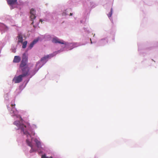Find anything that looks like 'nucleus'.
<instances>
[{"instance_id":"obj_23","label":"nucleus","mask_w":158,"mask_h":158,"mask_svg":"<svg viewBox=\"0 0 158 158\" xmlns=\"http://www.w3.org/2000/svg\"><path fill=\"white\" fill-rule=\"evenodd\" d=\"M90 40H91V43H92V41H91V39H90Z\"/></svg>"},{"instance_id":"obj_5","label":"nucleus","mask_w":158,"mask_h":158,"mask_svg":"<svg viewBox=\"0 0 158 158\" xmlns=\"http://www.w3.org/2000/svg\"><path fill=\"white\" fill-rule=\"evenodd\" d=\"M52 41L53 43L57 44L59 43L61 44H64L65 43L63 40H61L56 37H54L52 39Z\"/></svg>"},{"instance_id":"obj_15","label":"nucleus","mask_w":158,"mask_h":158,"mask_svg":"<svg viewBox=\"0 0 158 158\" xmlns=\"http://www.w3.org/2000/svg\"><path fill=\"white\" fill-rule=\"evenodd\" d=\"M112 9H111L110 11L109 12V14L108 15V16L109 17H111L112 14Z\"/></svg>"},{"instance_id":"obj_17","label":"nucleus","mask_w":158,"mask_h":158,"mask_svg":"<svg viewBox=\"0 0 158 158\" xmlns=\"http://www.w3.org/2000/svg\"><path fill=\"white\" fill-rule=\"evenodd\" d=\"M38 40H35L32 42L34 44H35L38 42Z\"/></svg>"},{"instance_id":"obj_18","label":"nucleus","mask_w":158,"mask_h":158,"mask_svg":"<svg viewBox=\"0 0 158 158\" xmlns=\"http://www.w3.org/2000/svg\"><path fill=\"white\" fill-rule=\"evenodd\" d=\"M41 158H48L45 155H42V156Z\"/></svg>"},{"instance_id":"obj_27","label":"nucleus","mask_w":158,"mask_h":158,"mask_svg":"<svg viewBox=\"0 0 158 158\" xmlns=\"http://www.w3.org/2000/svg\"><path fill=\"white\" fill-rule=\"evenodd\" d=\"M51 158H52V157H51Z\"/></svg>"},{"instance_id":"obj_21","label":"nucleus","mask_w":158,"mask_h":158,"mask_svg":"<svg viewBox=\"0 0 158 158\" xmlns=\"http://www.w3.org/2000/svg\"><path fill=\"white\" fill-rule=\"evenodd\" d=\"M15 104H12L11 105V106L12 107H13L14 106H15Z\"/></svg>"},{"instance_id":"obj_7","label":"nucleus","mask_w":158,"mask_h":158,"mask_svg":"<svg viewBox=\"0 0 158 158\" xmlns=\"http://www.w3.org/2000/svg\"><path fill=\"white\" fill-rule=\"evenodd\" d=\"M26 142L28 144V145L30 147H31V149L30 151V152H35L36 151V150H34L32 148V145L31 142L29 141L28 139L26 140Z\"/></svg>"},{"instance_id":"obj_6","label":"nucleus","mask_w":158,"mask_h":158,"mask_svg":"<svg viewBox=\"0 0 158 158\" xmlns=\"http://www.w3.org/2000/svg\"><path fill=\"white\" fill-rule=\"evenodd\" d=\"M53 56L52 54L48 55L42 57L40 61L41 62L46 61L48 58H50Z\"/></svg>"},{"instance_id":"obj_13","label":"nucleus","mask_w":158,"mask_h":158,"mask_svg":"<svg viewBox=\"0 0 158 158\" xmlns=\"http://www.w3.org/2000/svg\"><path fill=\"white\" fill-rule=\"evenodd\" d=\"M23 45H22V48H25L26 47L27 45V41H25L24 42H22V43Z\"/></svg>"},{"instance_id":"obj_26","label":"nucleus","mask_w":158,"mask_h":158,"mask_svg":"<svg viewBox=\"0 0 158 158\" xmlns=\"http://www.w3.org/2000/svg\"><path fill=\"white\" fill-rule=\"evenodd\" d=\"M22 118H21V120L22 121Z\"/></svg>"},{"instance_id":"obj_1","label":"nucleus","mask_w":158,"mask_h":158,"mask_svg":"<svg viewBox=\"0 0 158 158\" xmlns=\"http://www.w3.org/2000/svg\"><path fill=\"white\" fill-rule=\"evenodd\" d=\"M14 124L17 126H19V128L23 132L24 134L27 135V136H30L27 130V128L28 127V126L27 127L26 125L20 123V122L17 121L14 122Z\"/></svg>"},{"instance_id":"obj_12","label":"nucleus","mask_w":158,"mask_h":158,"mask_svg":"<svg viewBox=\"0 0 158 158\" xmlns=\"http://www.w3.org/2000/svg\"><path fill=\"white\" fill-rule=\"evenodd\" d=\"M30 18H31V21H32V23H31V24H33L34 23L33 20L35 19L36 16L35 15L30 14Z\"/></svg>"},{"instance_id":"obj_11","label":"nucleus","mask_w":158,"mask_h":158,"mask_svg":"<svg viewBox=\"0 0 158 158\" xmlns=\"http://www.w3.org/2000/svg\"><path fill=\"white\" fill-rule=\"evenodd\" d=\"M34 141L35 142L38 148H39L41 147V143L40 141L38 140V139H35Z\"/></svg>"},{"instance_id":"obj_2","label":"nucleus","mask_w":158,"mask_h":158,"mask_svg":"<svg viewBox=\"0 0 158 158\" xmlns=\"http://www.w3.org/2000/svg\"><path fill=\"white\" fill-rule=\"evenodd\" d=\"M23 56H25V57L23 58L22 60L20 65V67L21 68H24V67L26 65L27 61V59L26 57L25 53L23 54Z\"/></svg>"},{"instance_id":"obj_3","label":"nucleus","mask_w":158,"mask_h":158,"mask_svg":"<svg viewBox=\"0 0 158 158\" xmlns=\"http://www.w3.org/2000/svg\"><path fill=\"white\" fill-rule=\"evenodd\" d=\"M23 77L22 75H20L18 76L14 77L13 81H14L15 83H20L22 81Z\"/></svg>"},{"instance_id":"obj_4","label":"nucleus","mask_w":158,"mask_h":158,"mask_svg":"<svg viewBox=\"0 0 158 158\" xmlns=\"http://www.w3.org/2000/svg\"><path fill=\"white\" fill-rule=\"evenodd\" d=\"M21 70L22 74L21 75H22L23 77L28 76L29 75V69L28 68L25 67L21 68Z\"/></svg>"},{"instance_id":"obj_10","label":"nucleus","mask_w":158,"mask_h":158,"mask_svg":"<svg viewBox=\"0 0 158 158\" xmlns=\"http://www.w3.org/2000/svg\"><path fill=\"white\" fill-rule=\"evenodd\" d=\"M8 4L10 5L15 4L17 1V0H7Z\"/></svg>"},{"instance_id":"obj_9","label":"nucleus","mask_w":158,"mask_h":158,"mask_svg":"<svg viewBox=\"0 0 158 158\" xmlns=\"http://www.w3.org/2000/svg\"><path fill=\"white\" fill-rule=\"evenodd\" d=\"M17 37L18 39V42L22 43L23 39L22 34L20 33L19 34Z\"/></svg>"},{"instance_id":"obj_14","label":"nucleus","mask_w":158,"mask_h":158,"mask_svg":"<svg viewBox=\"0 0 158 158\" xmlns=\"http://www.w3.org/2000/svg\"><path fill=\"white\" fill-rule=\"evenodd\" d=\"M30 14L35 15V11L34 9L32 8L31 10L30 11Z\"/></svg>"},{"instance_id":"obj_8","label":"nucleus","mask_w":158,"mask_h":158,"mask_svg":"<svg viewBox=\"0 0 158 158\" xmlns=\"http://www.w3.org/2000/svg\"><path fill=\"white\" fill-rule=\"evenodd\" d=\"M21 60V58L18 56H15L13 60V62L15 63H19Z\"/></svg>"},{"instance_id":"obj_19","label":"nucleus","mask_w":158,"mask_h":158,"mask_svg":"<svg viewBox=\"0 0 158 158\" xmlns=\"http://www.w3.org/2000/svg\"><path fill=\"white\" fill-rule=\"evenodd\" d=\"M62 14L63 15H66L65 12H63Z\"/></svg>"},{"instance_id":"obj_16","label":"nucleus","mask_w":158,"mask_h":158,"mask_svg":"<svg viewBox=\"0 0 158 158\" xmlns=\"http://www.w3.org/2000/svg\"><path fill=\"white\" fill-rule=\"evenodd\" d=\"M34 44L32 42L30 44L29 46V48L30 49L31 48L33 47Z\"/></svg>"},{"instance_id":"obj_22","label":"nucleus","mask_w":158,"mask_h":158,"mask_svg":"<svg viewBox=\"0 0 158 158\" xmlns=\"http://www.w3.org/2000/svg\"><path fill=\"white\" fill-rule=\"evenodd\" d=\"M73 15V14L72 13H70V15L72 16Z\"/></svg>"},{"instance_id":"obj_24","label":"nucleus","mask_w":158,"mask_h":158,"mask_svg":"<svg viewBox=\"0 0 158 158\" xmlns=\"http://www.w3.org/2000/svg\"><path fill=\"white\" fill-rule=\"evenodd\" d=\"M38 64V63H37V64H36V65H37Z\"/></svg>"},{"instance_id":"obj_20","label":"nucleus","mask_w":158,"mask_h":158,"mask_svg":"<svg viewBox=\"0 0 158 158\" xmlns=\"http://www.w3.org/2000/svg\"><path fill=\"white\" fill-rule=\"evenodd\" d=\"M40 22H41V23H42V22H43V21H42V19H40Z\"/></svg>"},{"instance_id":"obj_25","label":"nucleus","mask_w":158,"mask_h":158,"mask_svg":"<svg viewBox=\"0 0 158 158\" xmlns=\"http://www.w3.org/2000/svg\"><path fill=\"white\" fill-rule=\"evenodd\" d=\"M33 27H35V26L34 25H33Z\"/></svg>"}]
</instances>
